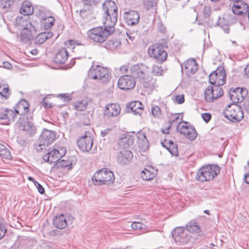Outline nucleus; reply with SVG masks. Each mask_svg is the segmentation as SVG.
Wrapping results in <instances>:
<instances>
[{"mask_svg": "<svg viewBox=\"0 0 249 249\" xmlns=\"http://www.w3.org/2000/svg\"><path fill=\"white\" fill-rule=\"evenodd\" d=\"M15 27L18 30H24V29L31 28L34 29V26L30 21V20L27 18L26 19L23 17H18L14 22Z\"/></svg>", "mask_w": 249, "mask_h": 249, "instance_id": "19", "label": "nucleus"}, {"mask_svg": "<svg viewBox=\"0 0 249 249\" xmlns=\"http://www.w3.org/2000/svg\"><path fill=\"white\" fill-rule=\"evenodd\" d=\"M220 173V168L217 165H207L200 168L197 173L196 179L200 182L213 179Z\"/></svg>", "mask_w": 249, "mask_h": 249, "instance_id": "3", "label": "nucleus"}, {"mask_svg": "<svg viewBox=\"0 0 249 249\" xmlns=\"http://www.w3.org/2000/svg\"><path fill=\"white\" fill-rule=\"evenodd\" d=\"M223 115L232 122H239L244 117L242 107L236 104L229 105L223 111Z\"/></svg>", "mask_w": 249, "mask_h": 249, "instance_id": "5", "label": "nucleus"}, {"mask_svg": "<svg viewBox=\"0 0 249 249\" xmlns=\"http://www.w3.org/2000/svg\"><path fill=\"white\" fill-rule=\"evenodd\" d=\"M188 122H184L183 124L180 125V123L177 126V129L180 134H183L188 139L193 141L197 137V132L193 126L188 125Z\"/></svg>", "mask_w": 249, "mask_h": 249, "instance_id": "13", "label": "nucleus"}, {"mask_svg": "<svg viewBox=\"0 0 249 249\" xmlns=\"http://www.w3.org/2000/svg\"><path fill=\"white\" fill-rule=\"evenodd\" d=\"M175 101L178 104H181L184 102V96L183 95H177L175 96Z\"/></svg>", "mask_w": 249, "mask_h": 249, "instance_id": "57", "label": "nucleus"}, {"mask_svg": "<svg viewBox=\"0 0 249 249\" xmlns=\"http://www.w3.org/2000/svg\"><path fill=\"white\" fill-rule=\"evenodd\" d=\"M158 173V169L151 166H147L141 172V178L144 180H150L155 177Z\"/></svg>", "mask_w": 249, "mask_h": 249, "instance_id": "24", "label": "nucleus"}, {"mask_svg": "<svg viewBox=\"0 0 249 249\" xmlns=\"http://www.w3.org/2000/svg\"><path fill=\"white\" fill-rule=\"evenodd\" d=\"M55 139V134L53 131L44 129L39 138V145L48 146L52 144Z\"/></svg>", "mask_w": 249, "mask_h": 249, "instance_id": "14", "label": "nucleus"}, {"mask_svg": "<svg viewBox=\"0 0 249 249\" xmlns=\"http://www.w3.org/2000/svg\"><path fill=\"white\" fill-rule=\"evenodd\" d=\"M201 117L206 123H208L211 119L212 115L209 113H204L201 114Z\"/></svg>", "mask_w": 249, "mask_h": 249, "instance_id": "59", "label": "nucleus"}, {"mask_svg": "<svg viewBox=\"0 0 249 249\" xmlns=\"http://www.w3.org/2000/svg\"><path fill=\"white\" fill-rule=\"evenodd\" d=\"M162 146L165 147L172 156H177L178 153L177 144L171 140L165 139L164 142H161Z\"/></svg>", "mask_w": 249, "mask_h": 249, "instance_id": "30", "label": "nucleus"}, {"mask_svg": "<svg viewBox=\"0 0 249 249\" xmlns=\"http://www.w3.org/2000/svg\"><path fill=\"white\" fill-rule=\"evenodd\" d=\"M124 17L125 22L128 25H135L140 20V15L137 12L133 10L125 12Z\"/></svg>", "mask_w": 249, "mask_h": 249, "instance_id": "17", "label": "nucleus"}, {"mask_svg": "<svg viewBox=\"0 0 249 249\" xmlns=\"http://www.w3.org/2000/svg\"><path fill=\"white\" fill-rule=\"evenodd\" d=\"M151 112L152 115L156 117H159L161 114V111L160 107L156 105L152 107Z\"/></svg>", "mask_w": 249, "mask_h": 249, "instance_id": "51", "label": "nucleus"}, {"mask_svg": "<svg viewBox=\"0 0 249 249\" xmlns=\"http://www.w3.org/2000/svg\"><path fill=\"white\" fill-rule=\"evenodd\" d=\"M131 228L134 230H142L145 228V225L138 222H133L131 224Z\"/></svg>", "mask_w": 249, "mask_h": 249, "instance_id": "52", "label": "nucleus"}, {"mask_svg": "<svg viewBox=\"0 0 249 249\" xmlns=\"http://www.w3.org/2000/svg\"><path fill=\"white\" fill-rule=\"evenodd\" d=\"M157 3L156 0H145L144 3L149 9L150 7L154 6Z\"/></svg>", "mask_w": 249, "mask_h": 249, "instance_id": "58", "label": "nucleus"}, {"mask_svg": "<svg viewBox=\"0 0 249 249\" xmlns=\"http://www.w3.org/2000/svg\"><path fill=\"white\" fill-rule=\"evenodd\" d=\"M68 57V51L65 48L60 49L57 51L54 59L55 63L61 64H64Z\"/></svg>", "mask_w": 249, "mask_h": 249, "instance_id": "29", "label": "nucleus"}, {"mask_svg": "<svg viewBox=\"0 0 249 249\" xmlns=\"http://www.w3.org/2000/svg\"><path fill=\"white\" fill-rule=\"evenodd\" d=\"M111 131L110 128H107L104 130H102L101 131V135L102 137H106L107 135H108Z\"/></svg>", "mask_w": 249, "mask_h": 249, "instance_id": "64", "label": "nucleus"}, {"mask_svg": "<svg viewBox=\"0 0 249 249\" xmlns=\"http://www.w3.org/2000/svg\"><path fill=\"white\" fill-rule=\"evenodd\" d=\"M183 67L187 75L194 74L198 70V66L194 59L191 58L181 65V71L183 70Z\"/></svg>", "mask_w": 249, "mask_h": 249, "instance_id": "20", "label": "nucleus"}, {"mask_svg": "<svg viewBox=\"0 0 249 249\" xmlns=\"http://www.w3.org/2000/svg\"><path fill=\"white\" fill-rule=\"evenodd\" d=\"M135 140L134 136L130 134H124L119 141V144L121 148L124 149H128L133 146Z\"/></svg>", "mask_w": 249, "mask_h": 249, "instance_id": "22", "label": "nucleus"}, {"mask_svg": "<svg viewBox=\"0 0 249 249\" xmlns=\"http://www.w3.org/2000/svg\"><path fill=\"white\" fill-rule=\"evenodd\" d=\"M104 28L101 26L93 28L88 32L89 38L95 42L102 43L115 31L114 26H107L104 24Z\"/></svg>", "mask_w": 249, "mask_h": 249, "instance_id": "2", "label": "nucleus"}, {"mask_svg": "<svg viewBox=\"0 0 249 249\" xmlns=\"http://www.w3.org/2000/svg\"><path fill=\"white\" fill-rule=\"evenodd\" d=\"M226 73L224 69H219L218 78L215 82V86L221 87L226 82Z\"/></svg>", "mask_w": 249, "mask_h": 249, "instance_id": "41", "label": "nucleus"}, {"mask_svg": "<svg viewBox=\"0 0 249 249\" xmlns=\"http://www.w3.org/2000/svg\"><path fill=\"white\" fill-rule=\"evenodd\" d=\"M55 19L54 17L52 16L46 17L43 18V21L42 26L43 28L45 30L49 29L52 27L54 23Z\"/></svg>", "mask_w": 249, "mask_h": 249, "instance_id": "39", "label": "nucleus"}, {"mask_svg": "<svg viewBox=\"0 0 249 249\" xmlns=\"http://www.w3.org/2000/svg\"><path fill=\"white\" fill-rule=\"evenodd\" d=\"M172 237L177 244H186L188 243L191 236L185 231L184 227H176L171 231Z\"/></svg>", "mask_w": 249, "mask_h": 249, "instance_id": "9", "label": "nucleus"}, {"mask_svg": "<svg viewBox=\"0 0 249 249\" xmlns=\"http://www.w3.org/2000/svg\"><path fill=\"white\" fill-rule=\"evenodd\" d=\"M18 142L20 145H21L23 147L26 146L28 143L27 140L22 138L18 139Z\"/></svg>", "mask_w": 249, "mask_h": 249, "instance_id": "62", "label": "nucleus"}, {"mask_svg": "<svg viewBox=\"0 0 249 249\" xmlns=\"http://www.w3.org/2000/svg\"><path fill=\"white\" fill-rule=\"evenodd\" d=\"M0 4L1 7L5 10L8 11L14 5L13 0H0Z\"/></svg>", "mask_w": 249, "mask_h": 249, "instance_id": "44", "label": "nucleus"}, {"mask_svg": "<svg viewBox=\"0 0 249 249\" xmlns=\"http://www.w3.org/2000/svg\"><path fill=\"white\" fill-rule=\"evenodd\" d=\"M121 111L120 106L118 104H109L106 106L104 114L107 117L118 115Z\"/></svg>", "mask_w": 249, "mask_h": 249, "instance_id": "23", "label": "nucleus"}, {"mask_svg": "<svg viewBox=\"0 0 249 249\" xmlns=\"http://www.w3.org/2000/svg\"><path fill=\"white\" fill-rule=\"evenodd\" d=\"M7 232V229L4 224L3 220L0 218V240H1L5 235Z\"/></svg>", "mask_w": 249, "mask_h": 249, "instance_id": "50", "label": "nucleus"}, {"mask_svg": "<svg viewBox=\"0 0 249 249\" xmlns=\"http://www.w3.org/2000/svg\"><path fill=\"white\" fill-rule=\"evenodd\" d=\"M34 243H36L34 239L30 238L27 236H23L19 238L17 240L14 245L15 249L21 248L26 249L32 246Z\"/></svg>", "mask_w": 249, "mask_h": 249, "instance_id": "18", "label": "nucleus"}, {"mask_svg": "<svg viewBox=\"0 0 249 249\" xmlns=\"http://www.w3.org/2000/svg\"><path fill=\"white\" fill-rule=\"evenodd\" d=\"M84 4L87 6H96L100 3L101 0H82Z\"/></svg>", "mask_w": 249, "mask_h": 249, "instance_id": "53", "label": "nucleus"}, {"mask_svg": "<svg viewBox=\"0 0 249 249\" xmlns=\"http://www.w3.org/2000/svg\"><path fill=\"white\" fill-rule=\"evenodd\" d=\"M205 99L208 102L211 103L214 100V97L213 96V86H209L205 89Z\"/></svg>", "mask_w": 249, "mask_h": 249, "instance_id": "40", "label": "nucleus"}, {"mask_svg": "<svg viewBox=\"0 0 249 249\" xmlns=\"http://www.w3.org/2000/svg\"><path fill=\"white\" fill-rule=\"evenodd\" d=\"M88 77L90 79H98L103 82L107 81L110 78L108 70L100 66H96L95 68L92 67L89 71Z\"/></svg>", "mask_w": 249, "mask_h": 249, "instance_id": "8", "label": "nucleus"}, {"mask_svg": "<svg viewBox=\"0 0 249 249\" xmlns=\"http://www.w3.org/2000/svg\"><path fill=\"white\" fill-rule=\"evenodd\" d=\"M157 28L159 31L161 33H164L166 31V28L161 22H159L157 23Z\"/></svg>", "mask_w": 249, "mask_h": 249, "instance_id": "61", "label": "nucleus"}, {"mask_svg": "<svg viewBox=\"0 0 249 249\" xmlns=\"http://www.w3.org/2000/svg\"><path fill=\"white\" fill-rule=\"evenodd\" d=\"M58 97L60 98L65 102H69L71 99V95L68 93L59 94Z\"/></svg>", "mask_w": 249, "mask_h": 249, "instance_id": "54", "label": "nucleus"}, {"mask_svg": "<svg viewBox=\"0 0 249 249\" xmlns=\"http://www.w3.org/2000/svg\"><path fill=\"white\" fill-rule=\"evenodd\" d=\"M186 229L189 232L199 233L201 232V228L197 223V219H194L188 222L186 225Z\"/></svg>", "mask_w": 249, "mask_h": 249, "instance_id": "35", "label": "nucleus"}, {"mask_svg": "<svg viewBox=\"0 0 249 249\" xmlns=\"http://www.w3.org/2000/svg\"><path fill=\"white\" fill-rule=\"evenodd\" d=\"M0 95L4 99H7L9 97L10 93L7 84L0 83Z\"/></svg>", "mask_w": 249, "mask_h": 249, "instance_id": "42", "label": "nucleus"}, {"mask_svg": "<svg viewBox=\"0 0 249 249\" xmlns=\"http://www.w3.org/2000/svg\"><path fill=\"white\" fill-rule=\"evenodd\" d=\"M217 25L221 29L223 30L225 33L229 34L230 32V28L229 26L228 21L223 18H220V17H218V21L216 22L215 26Z\"/></svg>", "mask_w": 249, "mask_h": 249, "instance_id": "37", "label": "nucleus"}, {"mask_svg": "<svg viewBox=\"0 0 249 249\" xmlns=\"http://www.w3.org/2000/svg\"><path fill=\"white\" fill-rule=\"evenodd\" d=\"M126 107L129 112H132L134 115H141L143 111V106L141 102L133 101L126 104Z\"/></svg>", "mask_w": 249, "mask_h": 249, "instance_id": "26", "label": "nucleus"}, {"mask_svg": "<svg viewBox=\"0 0 249 249\" xmlns=\"http://www.w3.org/2000/svg\"><path fill=\"white\" fill-rule=\"evenodd\" d=\"M29 104L28 102L24 100L21 99L17 104L16 108H15L16 113L20 115L26 114L29 111Z\"/></svg>", "mask_w": 249, "mask_h": 249, "instance_id": "31", "label": "nucleus"}, {"mask_svg": "<svg viewBox=\"0 0 249 249\" xmlns=\"http://www.w3.org/2000/svg\"><path fill=\"white\" fill-rule=\"evenodd\" d=\"M211 8L209 6H205L203 9V16L205 18H208L211 14Z\"/></svg>", "mask_w": 249, "mask_h": 249, "instance_id": "55", "label": "nucleus"}, {"mask_svg": "<svg viewBox=\"0 0 249 249\" xmlns=\"http://www.w3.org/2000/svg\"><path fill=\"white\" fill-rule=\"evenodd\" d=\"M53 36L52 32H44L37 35L35 38V43L40 45L43 43L46 40L50 39Z\"/></svg>", "mask_w": 249, "mask_h": 249, "instance_id": "33", "label": "nucleus"}, {"mask_svg": "<svg viewBox=\"0 0 249 249\" xmlns=\"http://www.w3.org/2000/svg\"><path fill=\"white\" fill-rule=\"evenodd\" d=\"M53 225L58 229H63L68 226V222L63 214L55 216L53 220Z\"/></svg>", "mask_w": 249, "mask_h": 249, "instance_id": "28", "label": "nucleus"}, {"mask_svg": "<svg viewBox=\"0 0 249 249\" xmlns=\"http://www.w3.org/2000/svg\"><path fill=\"white\" fill-rule=\"evenodd\" d=\"M0 157L2 159H4L7 160H11L12 159V156L9 150L5 146L4 148L0 153Z\"/></svg>", "mask_w": 249, "mask_h": 249, "instance_id": "46", "label": "nucleus"}, {"mask_svg": "<svg viewBox=\"0 0 249 249\" xmlns=\"http://www.w3.org/2000/svg\"><path fill=\"white\" fill-rule=\"evenodd\" d=\"M34 8L31 3L29 1H25L22 2L19 10L20 13L24 15H31L33 12Z\"/></svg>", "mask_w": 249, "mask_h": 249, "instance_id": "34", "label": "nucleus"}, {"mask_svg": "<svg viewBox=\"0 0 249 249\" xmlns=\"http://www.w3.org/2000/svg\"><path fill=\"white\" fill-rule=\"evenodd\" d=\"M34 185L37 189L38 192L41 194H44L45 193V189L44 187L37 181L36 182Z\"/></svg>", "mask_w": 249, "mask_h": 249, "instance_id": "60", "label": "nucleus"}, {"mask_svg": "<svg viewBox=\"0 0 249 249\" xmlns=\"http://www.w3.org/2000/svg\"><path fill=\"white\" fill-rule=\"evenodd\" d=\"M114 179L113 173L107 168L99 170L92 177V182L95 185L109 184L113 183Z\"/></svg>", "mask_w": 249, "mask_h": 249, "instance_id": "4", "label": "nucleus"}, {"mask_svg": "<svg viewBox=\"0 0 249 249\" xmlns=\"http://www.w3.org/2000/svg\"><path fill=\"white\" fill-rule=\"evenodd\" d=\"M165 45L162 44L156 43L148 49V53L151 57H154L159 63L165 61L167 57V53L164 50Z\"/></svg>", "mask_w": 249, "mask_h": 249, "instance_id": "7", "label": "nucleus"}, {"mask_svg": "<svg viewBox=\"0 0 249 249\" xmlns=\"http://www.w3.org/2000/svg\"><path fill=\"white\" fill-rule=\"evenodd\" d=\"M20 128L26 131L30 136H33L36 133V127L31 121H27L24 124H21Z\"/></svg>", "mask_w": 249, "mask_h": 249, "instance_id": "32", "label": "nucleus"}, {"mask_svg": "<svg viewBox=\"0 0 249 249\" xmlns=\"http://www.w3.org/2000/svg\"><path fill=\"white\" fill-rule=\"evenodd\" d=\"M57 168H67L70 170L72 168V163L70 161H66L64 160H59L55 164Z\"/></svg>", "mask_w": 249, "mask_h": 249, "instance_id": "43", "label": "nucleus"}, {"mask_svg": "<svg viewBox=\"0 0 249 249\" xmlns=\"http://www.w3.org/2000/svg\"><path fill=\"white\" fill-rule=\"evenodd\" d=\"M93 143V139L90 132L86 131L84 136H81L77 140V144L79 148L84 152L89 151Z\"/></svg>", "mask_w": 249, "mask_h": 249, "instance_id": "10", "label": "nucleus"}, {"mask_svg": "<svg viewBox=\"0 0 249 249\" xmlns=\"http://www.w3.org/2000/svg\"><path fill=\"white\" fill-rule=\"evenodd\" d=\"M103 10L105 15L103 24L107 26H114L118 19V7L111 0H106L103 4Z\"/></svg>", "mask_w": 249, "mask_h": 249, "instance_id": "1", "label": "nucleus"}, {"mask_svg": "<svg viewBox=\"0 0 249 249\" xmlns=\"http://www.w3.org/2000/svg\"><path fill=\"white\" fill-rule=\"evenodd\" d=\"M243 104V109L248 113H249V95L244 100Z\"/></svg>", "mask_w": 249, "mask_h": 249, "instance_id": "56", "label": "nucleus"}, {"mask_svg": "<svg viewBox=\"0 0 249 249\" xmlns=\"http://www.w3.org/2000/svg\"><path fill=\"white\" fill-rule=\"evenodd\" d=\"M224 91L222 88L218 86H213V96L214 100L223 96Z\"/></svg>", "mask_w": 249, "mask_h": 249, "instance_id": "45", "label": "nucleus"}, {"mask_svg": "<svg viewBox=\"0 0 249 249\" xmlns=\"http://www.w3.org/2000/svg\"><path fill=\"white\" fill-rule=\"evenodd\" d=\"M133 158V154L131 151L124 149L120 151L117 155L118 162L122 165L128 164Z\"/></svg>", "mask_w": 249, "mask_h": 249, "instance_id": "21", "label": "nucleus"}, {"mask_svg": "<svg viewBox=\"0 0 249 249\" xmlns=\"http://www.w3.org/2000/svg\"><path fill=\"white\" fill-rule=\"evenodd\" d=\"M248 91L246 88H236L230 89L229 96L234 104L239 103L244 101L248 96Z\"/></svg>", "mask_w": 249, "mask_h": 249, "instance_id": "12", "label": "nucleus"}, {"mask_svg": "<svg viewBox=\"0 0 249 249\" xmlns=\"http://www.w3.org/2000/svg\"><path fill=\"white\" fill-rule=\"evenodd\" d=\"M74 109L78 111H83L87 107V103L84 101H77L74 103Z\"/></svg>", "mask_w": 249, "mask_h": 249, "instance_id": "47", "label": "nucleus"}, {"mask_svg": "<svg viewBox=\"0 0 249 249\" xmlns=\"http://www.w3.org/2000/svg\"><path fill=\"white\" fill-rule=\"evenodd\" d=\"M218 71L219 69H217L215 71H213V73L209 75V83L213 86L215 85V82L218 78Z\"/></svg>", "mask_w": 249, "mask_h": 249, "instance_id": "48", "label": "nucleus"}, {"mask_svg": "<svg viewBox=\"0 0 249 249\" xmlns=\"http://www.w3.org/2000/svg\"><path fill=\"white\" fill-rule=\"evenodd\" d=\"M36 33V30L34 26V29L28 28L23 30L20 34V41L23 43H27L33 39V33Z\"/></svg>", "mask_w": 249, "mask_h": 249, "instance_id": "25", "label": "nucleus"}, {"mask_svg": "<svg viewBox=\"0 0 249 249\" xmlns=\"http://www.w3.org/2000/svg\"><path fill=\"white\" fill-rule=\"evenodd\" d=\"M121 41L116 38H112L106 43V48L109 50H115L120 47Z\"/></svg>", "mask_w": 249, "mask_h": 249, "instance_id": "38", "label": "nucleus"}, {"mask_svg": "<svg viewBox=\"0 0 249 249\" xmlns=\"http://www.w3.org/2000/svg\"><path fill=\"white\" fill-rule=\"evenodd\" d=\"M172 116L173 117V119L172 120L170 119L169 122V124H172L174 122L177 121L179 119V116L178 113H175L174 114H172Z\"/></svg>", "mask_w": 249, "mask_h": 249, "instance_id": "63", "label": "nucleus"}, {"mask_svg": "<svg viewBox=\"0 0 249 249\" xmlns=\"http://www.w3.org/2000/svg\"><path fill=\"white\" fill-rule=\"evenodd\" d=\"M137 137L139 147L142 151L147 150L149 148V144L145 134L142 131H139L137 134Z\"/></svg>", "mask_w": 249, "mask_h": 249, "instance_id": "27", "label": "nucleus"}, {"mask_svg": "<svg viewBox=\"0 0 249 249\" xmlns=\"http://www.w3.org/2000/svg\"><path fill=\"white\" fill-rule=\"evenodd\" d=\"M163 71V70L161 66L154 65L152 68V72L154 75L156 76H159L161 75Z\"/></svg>", "mask_w": 249, "mask_h": 249, "instance_id": "49", "label": "nucleus"}, {"mask_svg": "<svg viewBox=\"0 0 249 249\" xmlns=\"http://www.w3.org/2000/svg\"><path fill=\"white\" fill-rule=\"evenodd\" d=\"M16 112L13 110L6 109L4 112L1 114V119H7L9 122H14L16 118Z\"/></svg>", "mask_w": 249, "mask_h": 249, "instance_id": "36", "label": "nucleus"}, {"mask_svg": "<svg viewBox=\"0 0 249 249\" xmlns=\"http://www.w3.org/2000/svg\"><path fill=\"white\" fill-rule=\"evenodd\" d=\"M231 10L235 15H246L249 12V5L242 0H234Z\"/></svg>", "mask_w": 249, "mask_h": 249, "instance_id": "16", "label": "nucleus"}, {"mask_svg": "<svg viewBox=\"0 0 249 249\" xmlns=\"http://www.w3.org/2000/svg\"><path fill=\"white\" fill-rule=\"evenodd\" d=\"M150 69L143 64H137L131 67L129 69L130 75L134 79L145 82L149 78Z\"/></svg>", "mask_w": 249, "mask_h": 249, "instance_id": "6", "label": "nucleus"}, {"mask_svg": "<svg viewBox=\"0 0 249 249\" xmlns=\"http://www.w3.org/2000/svg\"><path fill=\"white\" fill-rule=\"evenodd\" d=\"M66 150L64 147H60L58 150L53 149L43 156L44 161L50 163L57 162L66 154Z\"/></svg>", "mask_w": 249, "mask_h": 249, "instance_id": "11", "label": "nucleus"}, {"mask_svg": "<svg viewBox=\"0 0 249 249\" xmlns=\"http://www.w3.org/2000/svg\"><path fill=\"white\" fill-rule=\"evenodd\" d=\"M136 84L135 80L131 75H125L121 76L118 82V87L122 89H133Z\"/></svg>", "mask_w": 249, "mask_h": 249, "instance_id": "15", "label": "nucleus"}]
</instances>
